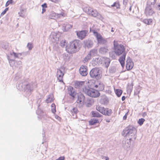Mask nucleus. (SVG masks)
Listing matches in <instances>:
<instances>
[{
  "instance_id": "obj_1",
  "label": "nucleus",
  "mask_w": 160,
  "mask_h": 160,
  "mask_svg": "<svg viewBox=\"0 0 160 160\" xmlns=\"http://www.w3.org/2000/svg\"><path fill=\"white\" fill-rule=\"evenodd\" d=\"M137 130L135 128L132 126L129 125L125 128L121 134L124 137H128L130 140H132V139L135 140L136 138L135 134Z\"/></svg>"
},
{
  "instance_id": "obj_2",
  "label": "nucleus",
  "mask_w": 160,
  "mask_h": 160,
  "mask_svg": "<svg viewBox=\"0 0 160 160\" xmlns=\"http://www.w3.org/2000/svg\"><path fill=\"white\" fill-rule=\"evenodd\" d=\"M80 41L76 40L70 42L66 46V50L70 53H73L79 50Z\"/></svg>"
},
{
  "instance_id": "obj_3",
  "label": "nucleus",
  "mask_w": 160,
  "mask_h": 160,
  "mask_svg": "<svg viewBox=\"0 0 160 160\" xmlns=\"http://www.w3.org/2000/svg\"><path fill=\"white\" fill-rule=\"evenodd\" d=\"M90 77L94 79L97 80L101 78V71L98 68H92L89 72Z\"/></svg>"
},
{
  "instance_id": "obj_4",
  "label": "nucleus",
  "mask_w": 160,
  "mask_h": 160,
  "mask_svg": "<svg viewBox=\"0 0 160 160\" xmlns=\"http://www.w3.org/2000/svg\"><path fill=\"white\" fill-rule=\"evenodd\" d=\"M83 92L88 96L94 98L98 97L100 94L98 90L92 89H89L86 88L83 89Z\"/></svg>"
},
{
  "instance_id": "obj_5",
  "label": "nucleus",
  "mask_w": 160,
  "mask_h": 160,
  "mask_svg": "<svg viewBox=\"0 0 160 160\" xmlns=\"http://www.w3.org/2000/svg\"><path fill=\"white\" fill-rule=\"evenodd\" d=\"M65 68L64 67H61L60 68H58L57 70L56 76L57 79L59 82H63L64 83L63 81V77L65 73Z\"/></svg>"
},
{
  "instance_id": "obj_6",
  "label": "nucleus",
  "mask_w": 160,
  "mask_h": 160,
  "mask_svg": "<svg viewBox=\"0 0 160 160\" xmlns=\"http://www.w3.org/2000/svg\"><path fill=\"white\" fill-rule=\"evenodd\" d=\"M114 50L116 52L117 55L119 56L124 52V47L123 45L120 44Z\"/></svg>"
},
{
  "instance_id": "obj_7",
  "label": "nucleus",
  "mask_w": 160,
  "mask_h": 160,
  "mask_svg": "<svg viewBox=\"0 0 160 160\" xmlns=\"http://www.w3.org/2000/svg\"><path fill=\"white\" fill-rule=\"evenodd\" d=\"M79 71L80 74L83 76H86L88 73L87 67L86 66L82 65Z\"/></svg>"
},
{
  "instance_id": "obj_8",
  "label": "nucleus",
  "mask_w": 160,
  "mask_h": 160,
  "mask_svg": "<svg viewBox=\"0 0 160 160\" xmlns=\"http://www.w3.org/2000/svg\"><path fill=\"white\" fill-rule=\"evenodd\" d=\"M96 36L98 43L99 44H106L107 42V40L103 38L100 34H99L98 32H97Z\"/></svg>"
},
{
  "instance_id": "obj_9",
  "label": "nucleus",
  "mask_w": 160,
  "mask_h": 160,
  "mask_svg": "<svg viewBox=\"0 0 160 160\" xmlns=\"http://www.w3.org/2000/svg\"><path fill=\"white\" fill-rule=\"evenodd\" d=\"M85 86L84 81H76L75 82L74 87L76 88L82 89V90L86 87Z\"/></svg>"
},
{
  "instance_id": "obj_10",
  "label": "nucleus",
  "mask_w": 160,
  "mask_h": 160,
  "mask_svg": "<svg viewBox=\"0 0 160 160\" xmlns=\"http://www.w3.org/2000/svg\"><path fill=\"white\" fill-rule=\"evenodd\" d=\"M87 31H82L79 32H77V35L80 39H82L84 38L86 36V34Z\"/></svg>"
},
{
  "instance_id": "obj_11",
  "label": "nucleus",
  "mask_w": 160,
  "mask_h": 160,
  "mask_svg": "<svg viewBox=\"0 0 160 160\" xmlns=\"http://www.w3.org/2000/svg\"><path fill=\"white\" fill-rule=\"evenodd\" d=\"M85 98V97L81 93L78 95V100L77 102L78 103H79L82 105L83 104Z\"/></svg>"
},
{
  "instance_id": "obj_12",
  "label": "nucleus",
  "mask_w": 160,
  "mask_h": 160,
  "mask_svg": "<svg viewBox=\"0 0 160 160\" xmlns=\"http://www.w3.org/2000/svg\"><path fill=\"white\" fill-rule=\"evenodd\" d=\"M130 140L128 139L123 140L122 141V146L125 149H127L130 148Z\"/></svg>"
},
{
  "instance_id": "obj_13",
  "label": "nucleus",
  "mask_w": 160,
  "mask_h": 160,
  "mask_svg": "<svg viewBox=\"0 0 160 160\" xmlns=\"http://www.w3.org/2000/svg\"><path fill=\"white\" fill-rule=\"evenodd\" d=\"M145 12L146 16H148L152 15L154 12L150 6H148L146 8Z\"/></svg>"
},
{
  "instance_id": "obj_14",
  "label": "nucleus",
  "mask_w": 160,
  "mask_h": 160,
  "mask_svg": "<svg viewBox=\"0 0 160 160\" xmlns=\"http://www.w3.org/2000/svg\"><path fill=\"white\" fill-rule=\"evenodd\" d=\"M126 55V53L124 52L122 55L120 56L119 59V61L122 67L124 66Z\"/></svg>"
},
{
  "instance_id": "obj_15",
  "label": "nucleus",
  "mask_w": 160,
  "mask_h": 160,
  "mask_svg": "<svg viewBox=\"0 0 160 160\" xmlns=\"http://www.w3.org/2000/svg\"><path fill=\"white\" fill-rule=\"evenodd\" d=\"M84 43L85 46L88 48H92L93 45V42L89 40H85L84 41Z\"/></svg>"
},
{
  "instance_id": "obj_16",
  "label": "nucleus",
  "mask_w": 160,
  "mask_h": 160,
  "mask_svg": "<svg viewBox=\"0 0 160 160\" xmlns=\"http://www.w3.org/2000/svg\"><path fill=\"white\" fill-rule=\"evenodd\" d=\"M58 15L57 13L53 12H52L47 16V17L49 19H55L58 18Z\"/></svg>"
},
{
  "instance_id": "obj_17",
  "label": "nucleus",
  "mask_w": 160,
  "mask_h": 160,
  "mask_svg": "<svg viewBox=\"0 0 160 160\" xmlns=\"http://www.w3.org/2000/svg\"><path fill=\"white\" fill-rule=\"evenodd\" d=\"M72 27V26L68 23H66L63 24L62 26V29L64 31H68L70 28Z\"/></svg>"
},
{
  "instance_id": "obj_18",
  "label": "nucleus",
  "mask_w": 160,
  "mask_h": 160,
  "mask_svg": "<svg viewBox=\"0 0 160 160\" xmlns=\"http://www.w3.org/2000/svg\"><path fill=\"white\" fill-rule=\"evenodd\" d=\"M69 93L70 96L73 98H74L76 95V92H75L74 89L72 87L69 88Z\"/></svg>"
},
{
  "instance_id": "obj_19",
  "label": "nucleus",
  "mask_w": 160,
  "mask_h": 160,
  "mask_svg": "<svg viewBox=\"0 0 160 160\" xmlns=\"http://www.w3.org/2000/svg\"><path fill=\"white\" fill-rule=\"evenodd\" d=\"M99 102L102 104H107L108 102L107 98L105 96H102Z\"/></svg>"
},
{
  "instance_id": "obj_20",
  "label": "nucleus",
  "mask_w": 160,
  "mask_h": 160,
  "mask_svg": "<svg viewBox=\"0 0 160 160\" xmlns=\"http://www.w3.org/2000/svg\"><path fill=\"white\" fill-rule=\"evenodd\" d=\"M103 62L105 64V67L107 68L108 67L109 64L110 62V60L108 58H103Z\"/></svg>"
},
{
  "instance_id": "obj_21",
  "label": "nucleus",
  "mask_w": 160,
  "mask_h": 160,
  "mask_svg": "<svg viewBox=\"0 0 160 160\" xmlns=\"http://www.w3.org/2000/svg\"><path fill=\"white\" fill-rule=\"evenodd\" d=\"M108 49L107 47H102L99 49V52L102 54H105L108 52Z\"/></svg>"
},
{
  "instance_id": "obj_22",
  "label": "nucleus",
  "mask_w": 160,
  "mask_h": 160,
  "mask_svg": "<svg viewBox=\"0 0 160 160\" xmlns=\"http://www.w3.org/2000/svg\"><path fill=\"white\" fill-rule=\"evenodd\" d=\"M94 87L95 88H98L100 91H102L104 89V85L102 83L99 82L98 84L95 85Z\"/></svg>"
},
{
  "instance_id": "obj_23",
  "label": "nucleus",
  "mask_w": 160,
  "mask_h": 160,
  "mask_svg": "<svg viewBox=\"0 0 160 160\" xmlns=\"http://www.w3.org/2000/svg\"><path fill=\"white\" fill-rule=\"evenodd\" d=\"M105 114H103V115H107L108 116H110L112 113V110L109 109L108 108H106L105 109Z\"/></svg>"
},
{
  "instance_id": "obj_24",
  "label": "nucleus",
  "mask_w": 160,
  "mask_h": 160,
  "mask_svg": "<svg viewBox=\"0 0 160 160\" xmlns=\"http://www.w3.org/2000/svg\"><path fill=\"white\" fill-rule=\"evenodd\" d=\"M92 115L93 117H97L98 118L101 117L102 116L99 112L96 111H92L91 112Z\"/></svg>"
},
{
  "instance_id": "obj_25",
  "label": "nucleus",
  "mask_w": 160,
  "mask_h": 160,
  "mask_svg": "<svg viewBox=\"0 0 160 160\" xmlns=\"http://www.w3.org/2000/svg\"><path fill=\"white\" fill-rule=\"evenodd\" d=\"M17 88L20 90H25V85H23L22 83L18 84V85L17 86Z\"/></svg>"
},
{
  "instance_id": "obj_26",
  "label": "nucleus",
  "mask_w": 160,
  "mask_h": 160,
  "mask_svg": "<svg viewBox=\"0 0 160 160\" xmlns=\"http://www.w3.org/2000/svg\"><path fill=\"white\" fill-rule=\"evenodd\" d=\"M96 109L97 110L100 112L102 114H105V108L101 106H97L96 107Z\"/></svg>"
},
{
  "instance_id": "obj_27",
  "label": "nucleus",
  "mask_w": 160,
  "mask_h": 160,
  "mask_svg": "<svg viewBox=\"0 0 160 160\" xmlns=\"http://www.w3.org/2000/svg\"><path fill=\"white\" fill-rule=\"evenodd\" d=\"M53 100V97L52 94L49 95L47 99L46 100V102L47 103L51 102Z\"/></svg>"
},
{
  "instance_id": "obj_28",
  "label": "nucleus",
  "mask_w": 160,
  "mask_h": 160,
  "mask_svg": "<svg viewBox=\"0 0 160 160\" xmlns=\"http://www.w3.org/2000/svg\"><path fill=\"white\" fill-rule=\"evenodd\" d=\"M26 89H28V90L30 92L32 91L33 89L32 85L31 84L26 85L25 86V90H26Z\"/></svg>"
},
{
  "instance_id": "obj_29",
  "label": "nucleus",
  "mask_w": 160,
  "mask_h": 160,
  "mask_svg": "<svg viewBox=\"0 0 160 160\" xmlns=\"http://www.w3.org/2000/svg\"><path fill=\"white\" fill-rule=\"evenodd\" d=\"M117 55L116 54V52L114 50L111 51L109 52V55L113 59H115L116 57V55Z\"/></svg>"
},
{
  "instance_id": "obj_30",
  "label": "nucleus",
  "mask_w": 160,
  "mask_h": 160,
  "mask_svg": "<svg viewBox=\"0 0 160 160\" xmlns=\"http://www.w3.org/2000/svg\"><path fill=\"white\" fill-rule=\"evenodd\" d=\"M71 114L72 116H74V115H75V117L74 118H76V114L78 112L77 108H73L72 110L71 111Z\"/></svg>"
},
{
  "instance_id": "obj_31",
  "label": "nucleus",
  "mask_w": 160,
  "mask_h": 160,
  "mask_svg": "<svg viewBox=\"0 0 160 160\" xmlns=\"http://www.w3.org/2000/svg\"><path fill=\"white\" fill-rule=\"evenodd\" d=\"M10 54L12 56L13 55L15 58H19L22 55V54L20 53H16L14 52H11Z\"/></svg>"
},
{
  "instance_id": "obj_32",
  "label": "nucleus",
  "mask_w": 160,
  "mask_h": 160,
  "mask_svg": "<svg viewBox=\"0 0 160 160\" xmlns=\"http://www.w3.org/2000/svg\"><path fill=\"white\" fill-rule=\"evenodd\" d=\"M133 66V62H131L126 63V67L127 70H129L131 69Z\"/></svg>"
},
{
  "instance_id": "obj_33",
  "label": "nucleus",
  "mask_w": 160,
  "mask_h": 160,
  "mask_svg": "<svg viewBox=\"0 0 160 160\" xmlns=\"http://www.w3.org/2000/svg\"><path fill=\"white\" fill-rule=\"evenodd\" d=\"M90 12L91 13H90V14H89V15H90L92 16L95 17L98 16V13L96 10H93L92 9V10Z\"/></svg>"
},
{
  "instance_id": "obj_34",
  "label": "nucleus",
  "mask_w": 160,
  "mask_h": 160,
  "mask_svg": "<svg viewBox=\"0 0 160 160\" xmlns=\"http://www.w3.org/2000/svg\"><path fill=\"white\" fill-rule=\"evenodd\" d=\"M92 8L88 7H86L83 8V10L88 14H90Z\"/></svg>"
},
{
  "instance_id": "obj_35",
  "label": "nucleus",
  "mask_w": 160,
  "mask_h": 160,
  "mask_svg": "<svg viewBox=\"0 0 160 160\" xmlns=\"http://www.w3.org/2000/svg\"><path fill=\"white\" fill-rule=\"evenodd\" d=\"M89 122L90 125H92L98 123V119H92Z\"/></svg>"
},
{
  "instance_id": "obj_36",
  "label": "nucleus",
  "mask_w": 160,
  "mask_h": 160,
  "mask_svg": "<svg viewBox=\"0 0 160 160\" xmlns=\"http://www.w3.org/2000/svg\"><path fill=\"white\" fill-rule=\"evenodd\" d=\"M91 56L88 53L87 56L84 58V60H83V62L84 63H85L88 62L91 59Z\"/></svg>"
},
{
  "instance_id": "obj_37",
  "label": "nucleus",
  "mask_w": 160,
  "mask_h": 160,
  "mask_svg": "<svg viewBox=\"0 0 160 160\" xmlns=\"http://www.w3.org/2000/svg\"><path fill=\"white\" fill-rule=\"evenodd\" d=\"M7 58L9 61V62L10 66L12 67L14 65V64L15 63L14 60L10 59L9 56H7Z\"/></svg>"
},
{
  "instance_id": "obj_38",
  "label": "nucleus",
  "mask_w": 160,
  "mask_h": 160,
  "mask_svg": "<svg viewBox=\"0 0 160 160\" xmlns=\"http://www.w3.org/2000/svg\"><path fill=\"white\" fill-rule=\"evenodd\" d=\"M122 91L119 89H117L115 91L116 94L118 97H119L121 96L122 94Z\"/></svg>"
},
{
  "instance_id": "obj_39",
  "label": "nucleus",
  "mask_w": 160,
  "mask_h": 160,
  "mask_svg": "<svg viewBox=\"0 0 160 160\" xmlns=\"http://www.w3.org/2000/svg\"><path fill=\"white\" fill-rule=\"evenodd\" d=\"M97 50L95 49H93L91 50L89 54H90L91 56H92L96 54L97 53Z\"/></svg>"
},
{
  "instance_id": "obj_40",
  "label": "nucleus",
  "mask_w": 160,
  "mask_h": 160,
  "mask_svg": "<svg viewBox=\"0 0 160 160\" xmlns=\"http://www.w3.org/2000/svg\"><path fill=\"white\" fill-rule=\"evenodd\" d=\"M152 22V20L150 19H145L143 20V22L147 24H150Z\"/></svg>"
},
{
  "instance_id": "obj_41",
  "label": "nucleus",
  "mask_w": 160,
  "mask_h": 160,
  "mask_svg": "<svg viewBox=\"0 0 160 160\" xmlns=\"http://www.w3.org/2000/svg\"><path fill=\"white\" fill-rule=\"evenodd\" d=\"M112 7H116L117 8H120V5L119 2H115L114 3L111 5Z\"/></svg>"
},
{
  "instance_id": "obj_42",
  "label": "nucleus",
  "mask_w": 160,
  "mask_h": 160,
  "mask_svg": "<svg viewBox=\"0 0 160 160\" xmlns=\"http://www.w3.org/2000/svg\"><path fill=\"white\" fill-rule=\"evenodd\" d=\"M145 121V120L142 118L139 119L138 121V123L140 126H141L143 124L144 122Z\"/></svg>"
},
{
  "instance_id": "obj_43",
  "label": "nucleus",
  "mask_w": 160,
  "mask_h": 160,
  "mask_svg": "<svg viewBox=\"0 0 160 160\" xmlns=\"http://www.w3.org/2000/svg\"><path fill=\"white\" fill-rule=\"evenodd\" d=\"M27 47L28 48L29 50H31L32 49L33 46L32 43H28Z\"/></svg>"
},
{
  "instance_id": "obj_44",
  "label": "nucleus",
  "mask_w": 160,
  "mask_h": 160,
  "mask_svg": "<svg viewBox=\"0 0 160 160\" xmlns=\"http://www.w3.org/2000/svg\"><path fill=\"white\" fill-rule=\"evenodd\" d=\"M67 44V42H66V41H62L60 42V46L63 47L64 46H65Z\"/></svg>"
},
{
  "instance_id": "obj_45",
  "label": "nucleus",
  "mask_w": 160,
  "mask_h": 160,
  "mask_svg": "<svg viewBox=\"0 0 160 160\" xmlns=\"http://www.w3.org/2000/svg\"><path fill=\"white\" fill-rule=\"evenodd\" d=\"M12 2H13V0H8L6 3V5H5L6 7L8 6L10 4L12 3Z\"/></svg>"
},
{
  "instance_id": "obj_46",
  "label": "nucleus",
  "mask_w": 160,
  "mask_h": 160,
  "mask_svg": "<svg viewBox=\"0 0 160 160\" xmlns=\"http://www.w3.org/2000/svg\"><path fill=\"white\" fill-rule=\"evenodd\" d=\"M113 45H114V49L116 48L117 47L119 46L118 44V42L117 41H114L113 42Z\"/></svg>"
},
{
  "instance_id": "obj_47",
  "label": "nucleus",
  "mask_w": 160,
  "mask_h": 160,
  "mask_svg": "<svg viewBox=\"0 0 160 160\" xmlns=\"http://www.w3.org/2000/svg\"><path fill=\"white\" fill-rule=\"evenodd\" d=\"M58 15V18H60L61 16L63 17L65 16V14L63 12H61L60 14H57Z\"/></svg>"
},
{
  "instance_id": "obj_48",
  "label": "nucleus",
  "mask_w": 160,
  "mask_h": 160,
  "mask_svg": "<svg viewBox=\"0 0 160 160\" xmlns=\"http://www.w3.org/2000/svg\"><path fill=\"white\" fill-rule=\"evenodd\" d=\"M133 62L132 61L131 59L129 57L128 58H127V60L126 63H129V62Z\"/></svg>"
},
{
  "instance_id": "obj_49",
  "label": "nucleus",
  "mask_w": 160,
  "mask_h": 160,
  "mask_svg": "<svg viewBox=\"0 0 160 160\" xmlns=\"http://www.w3.org/2000/svg\"><path fill=\"white\" fill-rule=\"evenodd\" d=\"M8 8H6L2 12V13L1 14V15H4L6 13V11L8 10Z\"/></svg>"
},
{
  "instance_id": "obj_50",
  "label": "nucleus",
  "mask_w": 160,
  "mask_h": 160,
  "mask_svg": "<svg viewBox=\"0 0 160 160\" xmlns=\"http://www.w3.org/2000/svg\"><path fill=\"white\" fill-rule=\"evenodd\" d=\"M55 3H57L60 2V0H49Z\"/></svg>"
},
{
  "instance_id": "obj_51",
  "label": "nucleus",
  "mask_w": 160,
  "mask_h": 160,
  "mask_svg": "<svg viewBox=\"0 0 160 160\" xmlns=\"http://www.w3.org/2000/svg\"><path fill=\"white\" fill-rule=\"evenodd\" d=\"M128 112H127L126 113L124 116L123 117V119L124 120H125L126 119L127 117V116L128 115Z\"/></svg>"
},
{
  "instance_id": "obj_52",
  "label": "nucleus",
  "mask_w": 160,
  "mask_h": 160,
  "mask_svg": "<svg viewBox=\"0 0 160 160\" xmlns=\"http://www.w3.org/2000/svg\"><path fill=\"white\" fill-rule=\"evenodd\" d=\"M64 158H65L64 157H60L56 160H64Z\"/></svg>"
},
{
  "instance_id": "obj_53",
  "label": "nucleus",
  "mask_w": 160,
  "mask_h": 160,
  "mask_svg": "<svg viewBox=\"0 0 160 160\" xmlns=\"http://www.w3.org/2000/svg\"><path fill=\"white\" fill-rule=\"evenodd\" d=\"M42 8H47V4L46 3H44L42 5Z\"/></svg>"
},
{
  "instance_id": "obj_54",
  "label": "nucleus",
  "mask_w": 160,
  "mask_h": 160,
  "mask_svg": "<svg viewBox=\"0 0 160 160\" xmlns=\"http://www.w3.org/2000/svg\"><path fill=\"white\" fill-rule=\"evenodd\" d=\"M51 110L52 112L53 113H54L56 112V108H52Z\"/></svg>"
},
{
  "instance_id": "obj_55",
  "label": "nucleus",
  "mask_w": 160,
  "mask_h": 160,
  "mask_svg": "<svg viewBox=\"0 0 160 160\" xmlns=\"http://www.w3.org/2000/svg\"><path fill=\"white\" fill-rule=\"evenodd\" d=\"M21 53L22 54V55L25 56V55H26L28 54V52H25Z\"/></svg>"
},
{
  "instance_id": "obj_56",
  "label": "nucleus",
  "mask_w": 160,
  "mask_h": 160,
  "mask_svg": "<svg viewBox=\"0 0 160 160\" xmlns=\"http://www.w3.org/2000/svg\"><path fill=\"white\" fill-rule=\"evenodd\" d=\"M147 116V113L146 112H143L142 114V116L144 118Z\"/></svg>"
},
{
  "instance_id": "obj_57",
  "label": "nucleus",
  "mask_w": 160,
  "mask_h": 160,
  "mask_svg": "<svg viewBox=\"0 0 160 160\" xmlns=\"http://www.w3.org/2000/svg\"><path fill=\"white\" fill-rule=\"evenodd\" d=\"M46 11V9H45V8H42V14H43L44 12Z\"/></svg>"
},
{
  "instance_id": "obj_58",
  "label": "nucleus",
  "mask_w": 160,
  "mask_h": 160,
  "mask_svg": "<svg viewBox=\"0 0 160 160\" xmlns=\"http://www.w3.org/2000/svg\"><path fill=\"white\" fill-rule=\"evenodd\" d=\"M2 47V48L5 49H7V47L6 46L3 45Z\"/></svg>"
},
{
  "instance_id": "obj_59",
  "label": "nucleus",
  "mask_w": 160,
  "mask_h": 160,
  "mask_svg": "<svg viewBox=\"0 0 160 160\" xmlns=\"http://www.w3.org/2000/svg\"><path fill=\"white\" fill-rule=\"evenodd\" d=\"M51 106L52 108H56L55 105L54 103L52 104Z\"/></svg>"
},
{
  "instance_id": "obj_60",
  "label": "nucleus",
  "mask_w": 160,
  "mask_h": 160,
  "mask_svg": "<svg viewBox=\"0 0 160 160\" xmlns=\"http://www.w3.org/2000/svg\"><path fill=\"white\" fill-rule=\"evenodd\" d=\"M17 64H18V65H22V62L20 61H18L17 62Z\"/></svg>"
},
{
  "instance_id": "obj_61",
  "label": "nucleus",
  "mask_w": 160,
  "mask_h": 160,
  "mask_svg": "<svg viewBox=\"0 0 160 160\" xmlns=\"http://www.w3.org/2000/svg\"><path fill=\"white\" fill-rule=\"evenodd\" d=\"M125 97L124 96H123L122 97V101H124L125 99Z\"/></svg>"
},
{
  "instance_id": "obj_62",
  "label": "nucleus",
  "mask_w": 160,
  "mask_h": 160,
  "mask_svg": "<svg viewBox=\"0 0 160 160\" xmlns=\"http://www.w3.org/2000/svg\"><path fill=\"white\" fill-rule=\"evenodd\" d=\"M156 3V2L155 1H153V2L151 3V4L152 5H154Z\"/></svg>"
},
{
  "instance_id": "obj_63",
  "label": "nucleus",
  "mask_w": 160,
  "mask_h": 160,
  "mask_svg": "<svg viewBox=\"0 0 160 160\" xmlns=\"http://www.w3.org/2000/svg\"><path fill=\"white\" fill-rule=\"evenodd\" d=\"M87 104L88 105L89 104L90 105H91L92 104V103L91 102H88Z\"/></svg>"
},
{
  "instance_id": "obj_64",
  "label": "nucleus",
  "mask_w": 160,
  "mask_h": 160,
  "mask_svg": "<svg viewBox=\"0 0 160 160\" xmlns=\"http://www.w3.org/2000/svg\"><path fill=\"white\" fill-rule=\"evenodd\" d=\"M158 8H159L158 9L159 10H160V4H159L158 5Z\"/></svg>"
}]
</instances>
